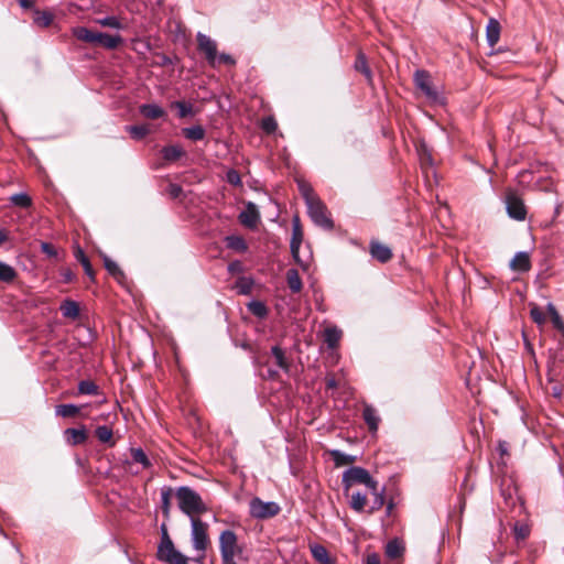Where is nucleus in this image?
Instances as JSON below:
<instances>
[{
	"instance_id": "3",
	"label": "nucleus",
	"mask_w": 564,
	"mask_h": 564,
	"mask_svg": "<svg viewBox=\"0 0 564 564\" xmlns=\"http://www.w3.org/2000/svg\"><path fill=\"white\" fill-rule=\"evenodd\" d=\"M192 523V544L194 550L197 552V557L193 561L200 563L205 557V552L209 543L207 535V524L199 518L191 519Z\"/></svg>"
},
{
	"instance_id": "45",
	"label": "nucleus",
	"mask_w": 564,
	"mask_h": 564,
	"mask_svg": "<svg viewBox=\"0 0 564 564\" xmlns=\"http://www.w3.org/2000/svg\"><path fill=\"white\" fill-rule=\"evenodd\" d=\"M547 311L551 315L553 326L564 335V322L554 305L550 303L547 305Z\"/></svg>"
},
{
	"instance_id": "38",
	"label": "nucleus",
	"mask_w": 564,
	"mask_h": 564,
	"mask_svg": "<svg viewBox=\"0 0 564 564\" xmlns=\"http://www.w3.org/2000/svg\"><path fill=\"white\" fill-rule=\"evenodd\" d=\"M297 186H299V191H300L302 197L305 200L306 206L308 204L313 203V200L318 199V197L315 195L312 186L308 183H306L305 181H299Z\"/></svg>"
},
{
	"instance_id": "10",
	"label": "nucleus",
	"mask_w": 564,
	"mask_h": 564,
	"mask_svg": "<svg viewBox=\"0 0 564 564\" xmlns=\"http://www.w3.org/2000/svg\"><path fill=\"white\" fill-rule=\"evenodd\" d=\"M197 48L203 54L207 63H213L216 58L217 44L208 35L200 32L197 33Z\"/></svg>"
},
{
	"instance_id": "6",
	"label": "nucleus",
	"mask_w": 564,
	"mask_h": 564,
	"mask_svg": "<svg viewBox=\"0 0 564 564\" xmlns=\"http://www.w3.org/2000/svg\"><path fill=\"white\" fill-rule=\"evenodd\" d=\"M280 506L274 501L264 502L256 497L250 501V514L257 519H268L280 512Z\"/></svg>"
},
{
	"instance_id": "24",
	"label": "nucleus",
	"mask_w": 564,
	"mask_h": 564,
	"mask_svg": "<svg viewBox=\"0 0 564 564\" xmlns=\"http://www.w3.org/2000/svg\"><path fill=\"white\" fill-rule=\"evenodd\" d=\"M311 553L316 562L321 564H333V560L329 557L325 546L321 544H314L311 546Z\"/></svg>"
},
{
	"instance_id": "62",
	"label": "nucleus",
	"mask_w": 564,
	"mask_h": 564,
	"mask_svg": "<svg viewBox=\"0 0 564 564\" xmlns=\"http://www.w3.org/2000/svg\"><path fill=\"white\" fill-rule=\"evenodd\" d=\"M166 191L171 198H173V199L176 198V185L175 184H173L172 182H169Z\"/></svg>"
},
{
	"instance_id": "8",
	"label": "nucleus",
	"mask_w": 564,
	"mask_h": 564,
	"mask_svg": "<svg viewBox=\"0 0 564 564\" xmlns=\"http://www.w3.org/2000/svg\"><path fill=\"white\" fill-rule=\"evenodd\" d=\"M414 84L417 89H420L427 99L432 101H436L438 99V94L434 86L431 83L430 74L424 69H417L414 73Z\"/></svg>"
},
{
	"instance_id": "18",
	"label": "nucleus",
	"mask_w": 564,
	"mask_h": 564,
	"mask_svg": "<svg viewBox=\"0 0 564 564\" xmlns=\"http://www.w3.org/2000/svg\"><path fill=\"white\" fill-rule=\"evenodd\" d=\"M362 417L370 432H376L380 422L377 411L373 406L366 404L362 410Z\"/></svg>"
},
{
	"instance_id": "12",
	"label": "nucleus",
	"mask_w": 564,
	"mask_h": 564,
	"mask_svg": "<svg viewBox=\"0 0 564 564\" xmlns=\"http://www.w3.org/2000/svg\"><path fill=\"white\" fill-rule=\"evenodd\" d=\"M259 219L260 215L257 209V206L251 202L247 204L246 209L242 210L239 215V221L249 228L256 227Z\"/></svg>"
},
{
	"instance_id": "64",
	"label": "nucleus",
	"mask_w": 564,
	"mask_h": 564,
	"mask_svg": "<svg viewBox=\"0 0 564 564\" xmlns=\"http://www.w3.org/2000/svg\"><path fill=\"white\" fill-rule=\"evenodd\" d=\"M189 558L178 552V564H188Z\"/></svg>"
},
{
	"instance_id": "11",
	"label": "nucleus",
	"mask_w": 564,
	"mask_h": 564,
	"mask_svg": "<svg viewBox=\"0 0 564 564\" xmlns=\"http://www.w3.org/2000/svg\"><path fill=\"white\" fill-rule=\"evenodd\" d=\"M369 252L371 257L380 263H387L392 258V250L387 246L377 240H372L369 243Z\"/></svg>"
},
{
	"instance_id": "13",
	"label": "nucleus",
	"mask_w": 564,
	"mask_h": 564,
	"mask_svg": "<svg viewBox=\"0 0 564 564\" xmlns=\"http://www.w3.org/2000/svg\"><path fill=\"white\" fill-rule=\"evenodd\" d=\"M122 37L119 34L110 35L108 33L96 32L95 43L107 50H116L121 43Z\"/></svg>"
},
{
	"instance_id": "34",
	"label": "nucleus",
	"mask_w": 564,
	"mask_h": 564,
	"mask_svg": "<svg viewBox=\"0 0 564 564\" xmlns=\"http://www.w3.org/2000/svg\"><path fill=\"white\" fill-rule=\"evenodd\" d=\"M182 133L191 141H200L205 138V129L200 124L183 128Z\"/></svg>"
},
{
	"instance_id": "19",
	"label": "nucleus",
	"mask_w": 564,
	"mask_h": 564,
	"mask_svg": "<svg viewBox=\"0 0 564 564\" xmlns=\"http://www.w3.org/2000/svg\"><path fill=\"white\" fill-rule=\"evenodd\" d=\"M61 313L64 317L76 319L79 316V305L73 300H65L59 306Z\"/></svg>"
},
{
	"instance_id": "1",
	"label": "nucleus",
	"mask_w": 564,
	"mask_h": 564,
	"mask_svg": "<svg viewBox=\"0 0 564 564\" xmlns=\"http://www.w3.org/2000/svg\"><path fill=\"white\" fill-rule=\"evenodd\" d=\"M178 509L185 514L193 518H199L207 511L202 497L187 486H178Z\"/></svg>"
},
{
	"instance_id": "52",
	"label": "nucleus",
	"mask_w": 564,
	"mask_h": 564,
	"mask_svg": "<svg viewBox=\"0 0 564 564\" xmlns=\"http://www.w3.org/2000/svg\"><path fill=\"white\" fill-rule=\"evenodd\" d=\"M530 316L533 319V322H535L539 325H541L545 322V315H544L543 311L538 306H534L531 308Z\"/></svg>"
},
{
	"instance_id": "30",
	"label": "nucleus",
	"mask_w": 564,
	"mask_h": 564,
	"mask_svg": "<svg viewBox=\"0 0 564 564\" xmlns=\"http://www.w3.org/2000/svg\"><path fill=\"white\" fill-rule=\"evenodd\" d=\"M102 260L105 269L108 271V273L120 282L124 278V274L120 267L117 264V262H115L107 256H104Z\"/></svg>"
},
{
	"instance_id": "16",
	"label": "nucleus",
	"mask_w": 564,
	"mask_h": 564,
	"mask_svg": "<svg viewBox=\"0 0 564 564\" xmlns=\"http://www.w3.org/2000/svg\"><path fill=\"white\" fill-rule=\"evenodd\" d=\"M156 555L160 561L167 564H176V549L173 542L166 546H164V543H160Z\"/></svg>"
},
{
	"instance_id": "29",
	"label": "nucleus",
	"mask_w": 564,
	"mask_h": 564,
	"mask_svg": "<svg viewBox=\"0 0 564 564\" xmlns=\"http://www.w3.org/2000/svg\"><path fill=\"white\" fill-rule=\"evenodd\" d=\"M271 354L275 358L276 366L284 370L285 372L290 371V362L288 361L283 349L275 345L271 347Z\"/></svg>"
},
{
	"instance_id": "41",
	"label": "nucleus",
	"mask_w": 564,
	"mask_h": 564,
	"mask_svg": "<svg viewBox=\"0 0 564 564\" xmlns=\"http://www.w3.org/2000/svg\"><path fill=\"white\" fill-rule=\"evenodd\" d=\"M10 203L17 207L29 208L32 205V199L26 193H17L10 196Z\"/></svg>"
},
{
	"instance_id": "25",
	"label": "nucleus",
	"mask_w": 564,
	"mask_h": 564,
	"mask_svg": "<svg viewBox=\"0 0 564 564\" xmlns=\"http://www.w3.org/2000/svg\"><path fill=\"white\" fill-rule=\"evenodd\" d=\"M72 34L82 42L85 43H95L96 32L85 28V26H75L72 29Z\"/></svg>"
},
{
	"instance_id": "39",
	"label": "nucleus",
	"mask_w": 564,
	"mask_h": 564,
	"mask_svg": "<svg viewBox=\"0 0 564 564\" xmlns=\"http://www.w3.org/2000/svg\"><path fill=\"white\" fill-rule=\"evenodd\" d=\"M99 387L91 380H82L78 382V394L97 395Z\"/></svg>"
},
{
	"instance_id": "15",
	"label": "nucleus",
	"mask_w": 564,
	"mask_h": 564,
	"mask_svg": "<svg viewBox=\"0 0 564 564\" xmlns=\"http://www.w3.org/2000/svg\"><path fill=\"white\" fill-rule=\"evenodd\" d=\"M510 268L514 271L527 272L531 269L530 256L525 251H519L510 261Z\"/></svg>"
},
{
	"instance_id": "22",
	"label": "nucleus",
	"mask_w": 564,
	"mask_h": 564,
	"mask_svg": "<svg viewBox=\"0 0 564 564\" xmlns=\"http://www.w3.org/2000/svg\"><path fill=\"white\" fill-rule=\"evenodd\" d=\"M341 337V330L336 326L327 327L324 332V340L328 348L337 347Z\"/></svg>"
},
{
	"instance_id": "59",
	"label": "nucleus",
	"mask_w": 564,
	"mask_h": 564,
	"mask_svg": "<svg viewBox=\"0 0 564 564\" xmlns=\"http://www.w3.org/2000/svg\"><path fill=\"white\" fill-rule=\"evenodd\" d=\"M497 451L501 457L509 455V443L506 441H499L497 445Z\"/></svg>"
},
{
	"instance_id": "49",
	"label": "nucleus",
	"mask_w": 564,
	"mask_h": 564,
	"mask_svg": "<svg viewBox=\"0 0 564 564\" xmlns=\"http://www.w3.org/2000/svg\"><path fill=\"white\" fill-rule=\"evenodd\" d=\"M513 533H514L516 540L517 541H521V540H524V539H527L529 536L530 529L525 524L516 523V525L513 528Z\"/></svg>"
},
{
	"instance_id": "53",
	"label": "nucleus",
	"mask_w": 564,
	"mask_h": 564,
	"mask_svg": "<svg viewBox=\"0 0 564 564\" xmlns=\"http://www.w3.org/2000/svg\"><path fill=\"white\" fill-rule=\"evenodd\" d=\"M163 159L172 162L176 160V145H170L162 150Z\"/></svg>"
},
{
	"instance_id": "43",
	"label": "nucleus",
	"mask_w": 564,
	"mask_h": 564,
	"mask_svg": "<svg viewBox=\"0 0 564 564\" xmlns=\"http://www.w3.org/2000/svg\"><path fill=\"white\" fill-rule=\"evenodd\" d=\"M253 281L249 278H239L236 282L235 289L239 294H249L252 291Z\"/></svg>"
},
{
	"instance_id": "51",
	"label": "nucleus",
	"mask_w": 564,
	"mask_h": 564,
	"mask_svg": "<svg viewBox=\"0 0 564 564\" xmlns=\"http://www.w3.org/2000/svg\"><path fill=\"white\" fill-rule=\"evenodd\" d=\"M261 127L267 133H273L278 128V123L274 118L267 117L262 120Z\"/></svg>"
},
{
	"instance_id": "26",
	"label": "nucleus",
	"mask_w": 564,
	"mask_h": 564,
	"mask_svg": "<svg viewBox=\"0 0 564 564\" xmlns=\"http://www.w3.org/2000/svg\"><path fill=\"white\" fill-rule=\"evenodd\" d=\"M140 113L148 119L161 118L164 113L163 109L154 104H145L140 106Z\"/></svg>"
},
{
	"instance_id": "40",
	"label": "nucleus",
	"mask_w": 564,
	"mask_h": 564,
	"mask_svg": "<svg viewBox=\"0 0 564 564\" xmlns=\"http://www.w3.org/2000/svg\"><path fill=\"white\" fill-rule=\"evenodd\" d=\"M34 23L40 28H47L53 22V14L48 11H34Z\"/></svg>"
},
{
	"instance_id": "63",
	"label": "nucleus",
	"mask_w": 564,
	"mask_h": 564,
	"mask_svg": "<svg viewBox=\"0 0 564 564\" xmlns=\"http://www.w3.org/2000/svg\"><path fill=\"white\" fill-rule=\"evenodd\" d=\"M19 4L23 9H31L34 7V1L33 0H19Z\"/></svg>"
},
{
	"instance_id": "28",
	"label": "nucleus",
	"mask_w": 564,
	"mask_h": 564,
	"mask_svg": "<svg viewBox=\"0 0 564 564\" xmlns=\"http://www.w3.org/2000/svg\"><path fill=\"white\" fill-rule=\"evenodd\" d=\"M126 131L130 134L133 140L140 141L150 133L149 124H134L127 126Z\"/></svg>"
},
{
	"instance_id": "56",
	"label": "nucleus",
	"mask_w": 564,
	"mask_h": 564,
	"mask_svg": "<svg viewBox=\"0 0 564 564\" xmlns=\"http://www.w3.org/2000/svg\"><path fill=\"white\" fill-rule=\"evenodd\" d=\"M227 181L232 184V185H240L241 184V178H240V175L237 171L235 170H229L228 173H227Z\"/></svg>"
},
{
	"instance_id": "55",
	"label": "nucleus",
	"mask_w": 564,
	"mask_h": 564,
	"mask_svg": "<svg viewBox=\"0 0 564 564\" xmlns=\"http://www.w3.org/2000/svg\"><path fill=\"white\" fill-rule=\"evenodd\" d=\"M41 251L50 258L57 257L55 247L50 242H41Z\"/></svg>"
},
{
	"instance_id": "46",
	"label": "nucleus",
	"mask_w": 564,
	"mask_h": 564,
	"mask_svg": "<svg viewBox=\"0 0 564 564\" xmlns=\"http://www.w3.org/2000/svg\"><path fill=\"white\" fill-rule=\"evenodd\" d=\"M208 64L212 67H216V66H219L223 64L234 66L236 64V59L229 54H226V53L218 54L216 52V58L213 61V63H208Z\"/></svg>"
},
{
	"instance_id": "20",
	"label": "nucleus",
	"mask_w": 564,
	"mask_h": 564,
	"mask_svg": "<svg viewBox=\"0 0 564 564\" xmlns=\"http://www.w3.org/2000/svg\"><path fill=\"white\" fill-rule=\"evenodd\" d=\"M488 44L495 46L500 37V23L496 19H490L486 30Z\"/></svg>"
},
{
	"instance_id": "27",
	"label": "nucleus",
	"mask_w": 564,
	"mask_h": 564,
	"mask_svg": "<svg viewBox=\"0 0 564 564\" xmlns=\"http://www.w3.org/2000/svg\"><path fill=\"white\" fill-rule=\"evenodd\" d=\"M96 437L99 442L108 444L110 447L115 446L112 430L107 425H100L95 430Z\"/></svg>"
},
{
	"instance_id": "47",
	"label": "nucleus",
	"mask_w": 564,
	"mask_h": 564,
	"mask_svg": "<svg viewBox=\"0 0 564 564\" xmlns=\"http://www.w3.org/2000/svg\"><path fill=\"white\" fill-rule=\"evenodd\" d=\"M371 492L373 495V501H372L370 512H373V511L381 509L382 506L384 505V495H383L384 488H382L381 490H378V486H377L375 490H371Z\"/></svg>"
},
{
	"instance_id": "50",
	"label": "nucleus",
	"mask_w": 564,
	"mask_h": 564,
	"mask_svg": "<svg viewBox=\"0 0 564 564\" xmlns=\"http://www.w3.org/2000/svg\"><path fill=\"white\" fill-rule=\"evenodd\" d=\"M195 115L193 105L186 101H178V118H185Z\"/></svg>"
},
{
	"instance_id": "36",
	"label": "nucleus",
	"mask_w": 564,
	"mask_h": 564,
	"mask_svg": "<svg viewBox=\"0 0 564 564\" xmlns=\"http://www.w3.org/2000/svg\"><path fill=\"white\" fill-rule=\"evenodd\" d=\"M17 275H18L17 270L12 265L0 261V281L1 282L11 283L15 280Z\"/></svg>"
},
{
	"instance_id": "31",
	"label": "nucleus",
	"mask_w": 564,
	"mask_h": 564,
	"mask_svg": "<svg viewBox=\"0 0 564 564\" xmlns=\"http://www.w3.org/2000/svg\"><path fill=\"white\" fill-rule=\"evenodd\" d=\"M79 411L80 406L73 403L58 404L55 406V414L62 417H73L77 415Z\"/></svg>"
},
{
	"instance_id": "2",
	"label": "nucleus",
	"mask_w": 564,
	"mask_h": 564,
	"mask_svg": "<svg viewBox=\"0 0 564 564\" xmlns=\"http://www.w3.org/2000/svg\"><path fill=\"white\" fill-rule=\"evenodd\" d=\"M219 551L223 564H237L241 558L242 547L238 544L237 534L232 530H224L219 536Z\"/></svg>"
},
{
	"instance_id": "9",
	"label": "nucleus",
	"mask_w": 564,
	"mask_h": 564,
	"mask_svg": "<svg viewBox=\"0 0 564 564\" xmlns=\"http://www.w3.org/2000/svg\"><path fill=\"white\" fill-rule=\"evenodd\" d=\"M303 241V229L299 216H294L292 219V238L290 242V249L293 259L301 263L300 260V247Z\"/></svg>"
},
{
	"instance_id": "4",
	"label": "nucleus",
	"mask_w": 564,
	"mask_h": 564,
	"mask_svg": "<svg viewBox=\"0 0 564 564\" xmlns=\"http://www.w3.org/2000/svg\"><path fill=\"white\" fill-rule=\"evenodd\" d=\"M341 482L345 491H348V489L354 484H362L370 490H375L378 485L369 471L359 466H354L345 470L343 474Z\"/></svg>"
},
{
	"instance_id": "33",
	"label": "nucleus",
	"mask_w": 564,
	"mask_h": 564,
	"mask_svg": "<svg viewBox=\"0 0 564 564\" xmlns=\"http://www.w3.org/2000/svg\"><path fill=\"white\" fill-rule=\"evenodd\" d=\"M403 552L404 547L397 539L389 541L386 545V555L391 560L401 557Z\"/></svg>"
},
{
	"instance_id": "60",
	"label": "nucleus",
	"mask_w": 564,
	"mask_h": 564,
	"mask_svg": "<svg viewBox=\"0 0 564 564\" xmlns=\"http://www.w3.org/2000/svg\"><path fill=\"white\" fill-rule=\"evenodd\" d=\"M366 564H381L380 556L377 553L368 554Z\"/></svg>"
},
{
	"instance_id": "5",
	"label": "nucleus",
	"mask_w": 564,
	"mask_h": 564,
	"mask_svg": "<svg viewBox=\"0 0 564 564\" xmlns=\"http://www.w3.org/2000/svg\"><path fill=\"white\" fill-rule=\"evenodd\" d=\"M306 207L310 218L316 226L326 230H332L334 228V223L327 215V208L319 198L313 200V203L308 204Z\"/></svg>"
},
{
	"instance_id": "23",
	"label": "nucleus",
	"mask_w": 564,
	"mask_h": 564,
	"mask_svg": "<svg viewBox=\"0 0 564 564\" xmlns=\"http://www.w3.org/2000/svg\"><path fill=\"white\" fill-rule=\"evenodd\" d=\"M286 282L293 293H299L302 290L303 283L296 269H289L286 271Z\"/></svg>"
},
{
	"instance_id": "44",
	"label": "nucleus",
	"mask_w": 564,
	"mask_h": 564,
	"mask_svg": "<svg viewBox=\"0 0 564 564\" xmlns=\"http://www.w3.org/2000/svg\"><path fill=\"white\" fill-rule=\"evenodd\" d=\"M366 502H367V496L360 491L358 492H355L352 494L351 496V501H350V507L355 510V511H362L365 506H366Z\"/></svg>"
},
{
	"instance_id": "14",
	"label": "nucleus",
	"mask_w": 564,
	"mask_h": 564,
	"mask_svg": "<svg viewBox=\"0 0 564 564\" xmlns=\"http://www.w3.org/2000/svg\"><path fill=\"white\" fill-rule=\"evenodd\" d=\"M64 438L68 445L76 446L84 444L87 440V431L84 425L79 429H66L64 431Z\"/></svg>"
},
{
	"instance_id": "35",
	"label": "nucleus",
	"mask_w": 564,
	"mask_h": 564,
	"mask_svg": "<svg viewBox=\"0 0 564 564\" xmlns=\"http://www.w3.org/2000/svg\"><path fill=\"white\" fill-rule=\"evenodd\" d=\"M247 307H248L249 312L258 318L262 319L268 316V313H269L268 307L261 301L253 300L248 303Z\"/></svg>"
},
{
	"instance_id": "58",
	"label": "nucleus",
	"mask_w": 564,
	"mask_h": 564,
	"mask_svg": "<svg viewBox=\"0 0 564 564\" xmlns=\"http://www.w3.org/2000/svg\"><path fill=\"white\" fill-rule=\"evenodd\" d=\"M63 282L70 283L75 280V274L70 269H63L61 271Z\"/></svg>"
},
{
	"instance_id": "61",
	"label": "nucleus",
	"mask_w": 564,
	"mask_h": 564,
	"mask_svg": "<svg viewBox=\"0 0 564 564\" xmlns=\"http://www.w3.org/2000/svg\"><path fill=\"white\" fill-rule=\"evenodd\" d=\"M279 377H280V375H279V371H278V370H275V369H271V368H270V369H268V371H267V377H265L267 379H269V380H274V381H275V380H278V379H279Z\"/></svg>"
},
{
	"instance_id": "48",
	"label": "nucleus",
	"mask_w": 564,
	"mask_h": 564,
	"mask_svg": "<svg viewBox=\"0 0 564 564\" xmlns=\"http://www.w3.org/2000/svg\"><path fill=\"white\" fill-rule=\"evenodd\" d=\"M97 23L105 28L121 29L122 24L119 19L115 15H108L97 20Z\"/></svg>"
},
{
	"instance_id": "37",
	"label": "nucleus",
	"mask_w": 564,
	"mask_h": 564,
	"mask_svg": "<svg viewBox=\"0 0 564 564\" xmlns=\"http://www.w3.org/2000/svg\"><path fill=\"white\" fill-rule=\"evenodd\" d=\"M130 452L132 463L140 464L143 469L151 467V462L142 448H131Z\"/></svg>"
},
{
	"instance_id": "42",
	"label": "nucleus",
	"mask_w": 564,
	"mask_h": 564,
	"mask_svg": "<svg viewBox=\"0 0 564 564\" xmlns=\"http://www.w3.org/2000/svg\"><path fill=\"white\" fill-rule=\"evenodd\" d=\"M227 247L234 249L238 252H245L248 249V246L245 239L240 236H228L226 238Z\"/></svg>"
},
{
	"instance_id": "21",
	"label": "nucleus",
	"mask_w": 564,
	"mask_h": 564,
	"mask_svg": "<svg viewBox=\"0 0 564 564\" xmlns=\"http://www.w3.org/2000/svg\"><path fill=\"white\" fill-rule=\"evenodd\" d=\"M76 260L83 265L85 273L89 276L91 281H95V271L91 267V263L87 256L85 254L82 248H77L74 252Z\"/></svg>"
},
{
	"instance_id": "7",
	"label": "nucleus",
	"mask_w": 564,
	"mask_h": 564,
	"mask_svg": "<svg viewBox=\"0 0 564 564\" xmlns=\"http://www.w3.org/2000/svg\"><path fill=\"white\" fill-rule=\"evenodd\" d=\"M506 209L510 218L516 220H524L527 209L523 200L512 191H509L506 196Z\"/></svg>"
},
{
	"instance_id": "57",
	"label": "nucleus",
	"mask_w": 564,
	"mask_h": 564,
	"mask_svg": "<svg viewBox=\"0 0 564 564\" xmlns=\"http://www.w3.org/2000/svg\"><path fill=\"white\" fill-rule=\"evenodd\" d=\"M172 542L173 541L169 535L167 528H166L165 523H162V525H161V542L160 543H164V546H166V545H171Z\"/></svg>"
},
{
	"instance_id": "54",
	"label": "nucleus",
	"mask_w": 564,
	"mask_h": 564,
	"mask_svg": "<svg viewBox=\"0 0 564 564\" xmlns=\"http://www.w3.org/2000/svg\"><path fill=\"white\" fill-rule=\"evenodd\" d=\"M170 494L171 489L162 490V511L165 516L170 512Z\"/></svg>"
},
{
	"instance_id": "32",
	"label": "nucleus",
	"mask_w": 564,
	"mask_h": 564,
	"mask_svg": "<svg viewBox=\"0 0 564 564\" xmlns=\"http://www.w3.org/2000/svg\"><path fill=\"white\" fill-rule=\"evenodd\" d=\"M330 456L334 460L335 466H337V467L352 464L357 459L356 456L345 454L344 452H341L339 449L330 451Z\"/></svg>"
},
{
	"instance_id": "17",
	"label": "nucleus",
	"mask_w": 564,
	"mask_h": 564,
	"mask_svg": "<svg viewBox=\"0 0 564 564\" xmlns=\"http://www.w3.org/2000/svg\"><path fill=\"white\" fill-rule=\"evenodd\" d=\"M354 68L366 77L368 84H372V72L368 65L366 55L361 51H359L356 56Z\"/></svg>"
}]
</instances>
